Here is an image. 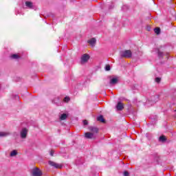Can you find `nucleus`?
<instances>
[{"instance_id": "nucleus-24", "label": "nucleus", "mask_w": 176, "mask_h": 176, "mask_svg": "<svg viewBox=\"0 0 176 176\" xmlns=\"http://www.w3.org/2000/svg\"><path fill=\"white\" fill-rule=\"evenodd\" d=\"M70 100H71V98H69V97L66 96L63 99V102H69Z\"/></svg>"}, {"instance_id": "nucleus-35", "label": "nucleus", "mask_w": 176, "mask_h": 176, "mask_svg": "<svg viewBox=\"0 0 176 176\" xmlns=\"http://www.w3.org/2000/svg\"><path fill=\"white\" fill-rule=\"evenodd\" d=\"M32 65H36V63H35V64H32Z\"/></svg>"}, {"instance_id": "nucleus-20", "label": "nucleus", "mask_w": 176, "mask_h": 176, "mask_svg": "<svg viewBox=\"0 0 176 176\" xmlns=\"http://www.w3.org/2000/svg\"><path fill=\"white\" fill-rule=\"evenodd\" d=\"M129 9H130V8H129V6H127V5H124V6H122V10L123 12H127V10H129Z\"/></svg>"}, {"instance_id": "nucleus-10", "label": "nucleus", "mask_w": 176, "mask_h": 176, "mask_svg": "<svg viewBox=\"0 0 176 176\" xmlns=\"http://www.w3.org/2000/svg\"><path fill=\"white\" fill-rule=\"evenodd\" d=\"M124 108V106H123V103L121 102H118L116 105L117 111H122Z\"/></svg>"}, {"instance_id": "nucleus-21", "label": "nucleus", "mask_w": 176, "mask_h": 176, "mask_svg": "<svg viewBox=\"0 0 176 176\" xmlns=\"http://www.w3.org/2000/svg\"><path fill=\"white\" fill-rule=\"evenodd\" d=\"M16 155H17V151L14 150V151H12L10 153V156H11V157H14V156H16Z\"/></svg>"}, {"instance_id": "nucleus-6", "label": "nucleus", "mask_w": 176, "mask_h": 176, "mask_svg": "<svg viewBox=\"0 0 176 176\" xmlns=\"http://www.w3.org/2000/svg\"><path fill=\"white\" fill-rule=\"evenodd\" d=\"M155 52H156L158 58H160V60H163L164 56H166L164 52L160 51V48H155Z\"/></svg>"}, {"instance_id": "nucleus-32", "label": "nucleus", "mask_w": 176, "mask_h": 176, "mask_svg": "<svg viewBox=\"0 0 176 176\" xmlns=\"http://www.w3.org/2000/svg\"><path fill=\"white\" fill-rule=\"evenodd\" d=\"M70 2H75V0H70Z\"/></svg>"}, {"instance_id": "nucleus-3", "label": "nucleus", "mask_w": 176, "mask_h": 176, "mask_svg": "<svg viewBox=\"0 0 176 176\" xmlns=\"http://www.w3.org/2000/svg\"><path fill=\"white\" fill-rule=\"evenodd\" d=\"M157 101H159V96L155 95L153 96H151L148 100L146 102L147 105L152 106L153 104H155Z\"/></svg>"}, {"instance_id": "nucleus-28", "label": "nucleus", "mask_w": 176, "mask_h": 176, "mask_svg": "<svg viewBox=\"0 0 176 176\" xmlns=\"http://www.w3.org/2000/svg\"><path fill=\"white\" fill-rule=\"evenodd\" d=\"M105 71H111V67H105Z\"/></svg>"}, {"instance_id": "nucleus-27", "label": "nucleus", "mask_w": 176, "mask_h": 176, "mask_svg": "<svg viewBox=\"0 0 176 176\" xmlns=\"http://www.w3.org/2000/svg\"><path fill=\"white\" fill-rule=\"evenodd\" d=\"M105 6H106L105 4H104V3H102V4L100 5V8H101V9L103 10H104V9H105Z\"/></svg>"}, {"instance_id": "nucleus-17", "label": "nucleus", "mask_w": 176, "mask_h": 176, "mask_svg": "<svg viewBox=\"0 0 176 176\" xmlns=\"http://www.w3.org/2000/svg\"><path fill=\"white\" fill-rule=\"evenodd\" d=\"M8 135H10V133H9V132H0V137H8Z\"/></svg>"}, {"instance_id": "nucleus-29", "label": "nucleus", "mask_w": 176, "mask_h": 176, "mask_svg": "<svg viewBox=\"0 0 176 176\" xmlns=\"http://www.w3.org/2000/svg\"><path fill=\"white\" fill-rule=\"evenodd\" d=\"M83 124H84V126H87V124H88V122H87V120H84L83 121Z\"/></svg>"}, {"instance_id": "nucleus-22", "label": "nucleus", "mask_w": 176, "mask_h": 176, "mask_svg": "<svg viewBox=\"0 0 176 176\" xmlns=\"http://www.w3.org/2000/svg\"><path fill=\"white\" fill-rule=\"evenodd\" d=\"M159 141L160 142H164V141H166V136H160V138H159Z\"/></svg>"}, {"instance_id": "nucleus-34", "label": "nucleus", "mask_w": 176, "mask_h": 176, "mask_svg": "<svg viewBox=\"0 0 176 176\" xmlns=\"http://www.w3.org/2000/svg\"><path fill=\"white\" fill-rule=\"evenodd\" d=\"M105 67H111L109 65H106Z\"/></svg>"}, {"instance_id": "nucleus-16", "label": "nucleus", "mask_w": 176, "mask_h": 176, "mask_svg": "<svg viewBox=\"0 0 176 176\" xmlns=\"http://www.w3.org/2000/svg\"><path fill=\"white\" fill-rule=\"evenodd\" d=\"M67 118H68V114L63 113L60 115L59 118L60 120H65V119H67Z\"/></svg>"}, {"instance_id": "nucleus-31", "label": "nucleus", "mask_w": 176, "mask_h": 176, "mask_svg": "<svg viewBox=\"0 0 176 176\" xmlns=\"http://www.w3.org/2000/svg\"><path fill=\"white\" fill-rule=\"evenodd\" d=\"M124 176H129V172L124 171Z\"/></svg>"}, {"instance_id": "nucleus-4", "label": "nucleus", "mask_w": 176, "mask_h": 176, "mask_svg": "<svg viewBox=\"0 0 176 176\" xmlns=\"http://www.w3.org/2000/svg\"><path fill=\"white\" fill-rule=\"evenodd\" d=\"M32 176H42V170L39 168L34 167L32 169L31 171Z\"/></svg>"}, {"instance_id": "nucleus-33", "label": "nucleus", "mask_w": 176, "mask_h": 176, "mask_svg": "<svg viewBox=\"0 0 176 176\" xmlns=\"http://www.w3.org/2000/svg\"><path fill=\"white\" fill-rule=\"evenodd\" d=\"M147 30H148V31H151V28H148L147 29Z\"/></svg>"}, {"instance_id": "nucleus-25", "label": "nucleus", "mask_w": 176, "mask_h": 176, "mask_svg": "<svg viewBox=\"0 0 176 176\" xmlns=\"http://www.w3.org/2000/svg\"><path fill=\"white\" fill-rule=\"evenodd\" d=\"M161 80H162V78L159 77H157L155 79V81L156 82V83H160Z\"/></svg>"}, {"instance_id": "nucleus-15", "label": "nucleus", "mask_w": 176, "mask_h": 176, "mask_svg": "<svg viewBox=\"0 0 176 176\" xmlns=\"http://www.w3.org/2000/svg\"><path fill=\"white\" fill-rule=\"evenodd\" d=\"M43 17H44L45 19H48L49 17H51L52 19H54V14H53V13H48L46 15H43Z\"/></svg>"}, {"instance_id": "nucleus-9", "label": "nucleus", "mask_w": 176, "mask_h": 176, "mask_svg": "<svg viewBox=\"0 0 176 176\" xmlns=\"http://www.w3.org/2000/svg\"><path fill=\"white\" fill-rule=\"evenodd\" d=\"M10 60H21V56L19 55L18 54H12L10 56Z\"/></svg>"}, {"instance_id": "nucleus-14", "label": "nucleus", "mask_w": 176, "mask_h": 176, "mask_svg": "<svg viewBox=\"0 0 176 176\" xmlns=\"http://www.w3.org/2000/svg\"><path fill=\"white\" fill-rule=\"evenodd\" d=\"M154 32L155 34H156V35H160V33L162 32V30L160 29V28H154Z\"/></svg>"}, {"instance_id": "nucleus-1", "label": "nucleus", "mask_w": 176, "mask_h": 176, "mask_svg": "<svg viewBox=\"0 0 176 176\" xmlns=\"http://www.w3.org/2000/svg\"><path fill=\"white\" fill-rule=\"evenodd\" d=\"M89 129L91 132L85 133V138H88L89 140L96 138L95 134H97V133H98V129L94 126H90Z\"/></svg>"}, {"instance_id": "nucleus-19", "label": "nucleus", "mask_w": 176, "mask_h": 176, "mask_svg": "<svg viewBox=\"0 0 176 176\" xmlns=\"http://www.w3.org/2000/svg\"><path fill=\"white\" fill-rule=\"evenodd\" d=\"M97 120L98 122H102V123H105V120L104 119V117L102 116H100L97 118Z\"/></svg>"}, {"instance_id": "nucleus-13", "label": "nucleus", "mask_w": 176, "mask_h": 176, "mask_svg": "<svg viewBox=\"0 0 176 176\" xmlns=\"http://www.w3.org/2000/svg\"><path fill=\"white\" fill-rule=\"evenodd\" d=\"M25 6H27V8L29 9H34V4L31 1H26Z\"/></svg>"}, {"instance_id": "nucleus-30", "label": "nucleus", "mask_w": 176, "mask_h": 176, "mask_svg": "<svg viewBox=\"0 0 176 176\" xmlns=\"http://www.w3.org/2000/svg\"><path fill=\"white\" fill-rule=\"evenodd\" d=\"M50 156H54V151L53 150H52V151H50Z\"/></svg>"}, {"instance_id": "nucleus-18", "label": "nucleus", "mask_w": 176, "mask_h": 176, "mask_svg": "<svg viewBox=\"0 0 176 176\" xmlns=\"http://www.w3.org/2000/svg\"><path fill=\"white\" fill-rule=\"evenodd\" d=\"M116 83H118V78H114L111 79L110 85H116Z\"/></svg>"}, {"instance_id": "nucleus-12", "label": "nucleus", "mask_w": 176, "mask_h": 176, "mask_svg": "<svg viewBox=\"0 0 176 176\" xmlns=\"http://www.w3.org/2000/svg\"><path fill=\"white\" fill-rule=\"evenodd\" d=\"M53 104H56V105H61V102L60 100V98H54V100H52Z\"/></svg>"}, {"instance_id": "nucleus-2", "label": "nucleus", "mask_w": 176, "mask_h": 176, "mask_svg": "<svg viewBox=\"0 0 176 176\" xmlns=\"http://www.w3.org/2000/svg\"><path fill=\"white\" fill-rule=\"evenodd\" d=\"M120 54L122 58H131L133 56V52L130 50L121 51Z\"/></svg>"}, {"instance_id": "nucleus-11", "label": "nucleus", "mask_w": 176, "mask_h": 176, "mask_svg": "<svg viewBox=\"0 0 176 176\" xmlns=\"http://www.w3.org/2000/svg\"><path fill=\"white\" fill-rule=\"evenodd\" d=\"M96 42H97V40H96L95 38H92L88 41V43H89L90 46L92 47L96 46Z\"/></svg>"}, {"instance_id": "nucleus-8", "label": "nucleus", "mask_w": 176, "mask_h": 176, "mask_svg": "<svg viewBox=\"0 0 176 176\" xmlns=\"http://www.w3.org/2000/svg\"><path fill=\"white\" fill-rule=\"evenodd\" d=\"M89 60H90V55L85 54L81 57V63L83 64L85 63H87Z\"/></svg>"}, {"instance_id": "nucleus-23", "label": "nucleus", "mask_w": 176, "mask_h": 176, "mask_svg": "<svg viewBox=\"0 0 176 176\" xmlns=\"http://www.w3.org/2000/svg\"><path fill=\"white\" fill-rule=\"evenodd\" d=\"M113 8H115V4H113V3H111L108 6L109 10L113 9Z\"/></svg>"}, {"instance_id": "nucleus-7", "label": "nucleus", "mask_w": 176, "mask_h": 176, "mask_svg": "<svg viewBox=\"0 0 176 176\" xmlns=\"http://www.w3.org/2000/svg\"><path fill=\"white\" fill-rule=\"evenodd\" d=\"M48 164L52 167H54V168H63V165L61 164H57L52 161H49Z\"/></svg>"}, {"instance_id": "nucleus-26", "label": "nucleus", "mask_w": 176, "mask_h": 176, "mask_svg": "<svg viewBox=\"0 0 176 176\" xmlns=\"http://www.w3.org/2000/svg\"><path fill=\"white\" fill-rule=\"evenodd\" d=\"M146 137L148 140H151V138H152V135H151V133H146Z\"/></svg>"}, {"instance_id": "nucleus-5", "label": "nucleus", "mask_w": 176, "mask_h": 176, "mask_svg": "<svg viewBox=\"0 0 176 176\" xmlns=\"http://www.w3.org/2000/svg\"><path fill=\"white\" fill-rule=\"evenodd\" d=\"M28 135V129L27 128H23L20 131V137L22 140H25Z\"/></svg>"}]
</instances>
